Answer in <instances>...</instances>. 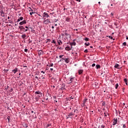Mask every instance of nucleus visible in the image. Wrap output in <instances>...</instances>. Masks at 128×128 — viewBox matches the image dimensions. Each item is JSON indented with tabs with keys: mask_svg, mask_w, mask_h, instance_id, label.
<instances>
[{
	"mask_svg": "<svg viewBox=\"0 0 128 128\" xmlns=\"http://www.w3.org/2000/svg\"><path fill=\"white\" fill-rule=\"evenodd\" d=\"M44 23L45 24H48L50 23V19L46 20V18H44Z\"/></svg>",
	"mask_w": 128,
	"mask_h": 128,
	"instance_id": "obj_1",
	"label": "nucleus"
},
{
	"mask_svg": "<svg viewBox=\"0 0 128 128\" xmlns=\"http://www.w3.org/2000/svg\"><path fill=\"white\" fill-rule=\"evenodd\" d=\"M0 14L1 16H2V18H4V16H6V13L4 12V10H2L0 11Z\"/></svg>",
	"mask_w": 128,
	"mask_h": 128,
	"instance_id": "obj_2",
	"label": "nucleus"
},
{
	"mask_svg": "<svg viewBox=\"0 0 128 128\" xmlns=\"http://www.w3.org/2000/svg\"><path fill=\"white\" fill-rule=\"evenodd\" d=\"M28 10L30 11H30L32 12L30 13V14L31 16L32 15V14H34L36 13L34 12V10L31 8L30 7L28 8Z\"/></svg>",
	"mask_w": 128,
	"mask_h": 128,
	"instance_id": "obj_3",
	"label": "nucleus"
},
{
	"mask_svg": "<svg viewBox=\"0 0 128 128\" xmlns=\"http://www.w3.org/2000/svg\"><path fill=\"white\" fill-rule=\"evenodd\" d=\"M114 68H116V69H122V68L120 67V64H116L115 66H114Z\"/></svg>",
	"mask_w": 128,
	"mask_h": 128,
	"instance_id": "obj_4",
	"label": "nucleus"
},
{
	"mask_svg": "<svg viewBox=\"0 0 128 128\" xmlns=\"http://www.w3.org/2000/svg\"><path fill=\"white\" fill-rule=\"evenodd\" d=\"M42 16L44 17V18H48V17H50V16L48 15V13L44 12Z\"/></svg>",
	"mask_w": 128,
	"mask_h": 128,
	"instance_id": "obj_5",
	"label": "nucleus"
},
{
	"mask_svg": "<svg viewBox=\"0 0 128 128\" xmlns=\"http://www.w3.org/2000/svg\"><path fill=\"white\" fill-rule=\"evenodd\" d=\"M62 60H64L65 61V62L67 64L69 63L70 62V60L69 58H62Z\"/></svg>",
	"mask_w": 128,
	"mask_h": 128,
	"instance_id": "obj_6",
	"label": "nucleus"
},
{
	"mask_svg": "<svg viewBox=\"0 0 128 128\" xmlns=\"http://www.w3.org/2000/svg\"><path fill=\"white\" fill-rule=\"evenodd\" d=\"M26 24V20H24L23 21L20 22L19 24L23 25Z\"/></svg>",
	"mask_w": 128,
	"mask_h": 128,
	"instance_id": "obj_7",
	"label": "nucleus"
},
{
	"mask_svg": "<svg viewBox=\"0 0 128 128\" xmlns=\"http://www.w3.org/2000/svg\"><path fill=\"white\" fill-rule=\"evenodd\" d=\"M23 20V17H22V16H20H20H19L18 19L17 20V22H18L20 20Z\"/></svg>",
	"mask_w": 128,
	"mask_h": 128,
	"instance_id": "obj_8",
	"label": "nucleus"
},
{
	"mask_svg": "<svg viewBox=\"0 0 128 128\" xmlns=\"http://www.w3.org/2000/svg\"><path fill=\"white\" fill-rule=\"evenodd\" d=\"M65 50H66L70 51V50H72V48H70V46H68L65 48Z\"/></svg>",
	"mask_w": 128,
	"mask_h": 128,
	"instance_id": "obj_9",
	"label": "nucleus"
},
{
	"mask_svg": "<svg viewBox=\"0 0 128 128\" xmlns=\"http://www.w3.org/2000/svg\"><path fill=\"white\" fill-rule=\"evenodd\" d=\"M73 114H72V112L70 113L68 115V117H67V118H66V119L70 118H70H72V116Z\"/></svg>",
	"mask_w": 128,
	"mask_h": 128,
	"instance_id": "obj_10",
	"label": "nucleus"
},
{
	"mask_svg": "<svg viewBox=\"0 0 128 128\" xmlns=\"http://www.w3.org/2000/svg\"><path fill=\"white\" fill-rule=\"evenodd\" d=\"M43 52L42 51V50H40L38 52V55L40 56V55H43Z\"/></svg>",
	"mask_w": 128,
	"mask_h": 128,
	"instance_id": "obj_11",
	"label": "nucleus"
},
{
	"mask_svg": "<svg viewBox=\"0 0 128 128\" xmlns=\"http://www.w3.org/2000/svg\"><path fill=\"white\" fill-rule=\"evenodd\" d=\"M117 122H118V119L114 118V121L113 122V125H116L117 123Z\"/></svg>",
	"mask_w": 128,
	"mask_h": 128,
	"instance_id": "obj_12",
	"label": "nucleus"
},
{
	"mask_svg": "<svg viewBox=\"0 0 128 128\" xmlns=\"http://www.w3.org/2000/svg\"><path fill=\"white\" fill-rule=\"evenodd\" d=\"M65 84H62V86H61V90H64L65 88Z\"/></svg>",
	"mask_w": 128,
	"mask_h": 128,
	"instance_id": "obj_13",
	"label": "nucleus"
},
{
	"mask_svg": "<svg viewBox=\"0 0 128 128\" xmlns=\"http://www.w3.org/2000/svg\"><path fill=\"white\" fill-rule=\"evenodd\" d=\"M58 44L59 45H60L61 44H62V40H58Z\"/></svg>",
	"mask_w": 128,
	"mask_h": 128,
	"instance_id": "obj_14",
	"label": "nucleus"
},
{
	"mask_svg": "<svg viewBox=\"0 0 128 128\" xmlns=\"http://www.w3.org/2000/svg\"><path fill=\"white\" fill-rule=\"evenodd\" d=\"M65 35H66V38H70L71 36L70 35V34H68V33H65Z\"/></svg>",
	"mask_w": 128,
	"mask_h": 128,
	"instance_id": "obj_15",
	"label": "nucleus"
},
{
	"mask_svg": "<svg viewBox=\"0 0 128 128\" xmlns=\"http://www.w3.org/2000/svg\"><path fill=\"white\" fill-rule=\"evenodd\" d=\"M52 30L51 31V30H50V31L52 32V33L54 32V26H52Z\"/></svg>",
	"mask_w": 128,
	"mask_h": 128,
	"instance_id": "obj_16",
	"label": "nucleus"
},
{
	"mask_svg": "<svg viewBox=\"0 0 128 128\" xmlns=\"http://www.w3.org/2000/svg\"><path fill=\"white\" fill-rule=\"evenodd\" d=\"M82 73H83V70H78V74H82Z\"/></svg>",
	"mask_w": 128,
	"mask_h": 128,
	"instance_id": "obj_17",
	"label": "nucleus"
},
{
	"mask_svg": "<svg viewBox=\"0 0 128 128\" xmlns=\"http://www.w3.org/2000/svg\"><path fill=\"white\" fill-rule=\"evenodd\" d=\"M48 67H53L54 64H48Z\"/></svg>",
	"mask_w": 128,
	"mask_h": 128,
	"instance_id": "obj_18",
	"label": "nucleus"
},
{
	"mask_svg": "<svg viewBox=\"0 0 128 128\" xmlns=\"http://www.w3.org/2000/svg\"><path fill=\"white\" fill-rule=\"evenodd\" d=\"M35 94H42V92H40V91H37L36 92H35Z\"/></svg>",
	"mask_w": 128,
	"mask_h": 128,
	"instance_id": "obj_19",
	"label": "nucleus"
},
{
	"mask_svg": "<svg viewBox=\"0 0 128 128\" xmlns=\"http://www.w3.org/2000/svg\"><path fill=\"white\" fill-rule=\"evenodd\" d=\"M124 82H125V84H126V85H128V79L124 78Z\"/></svg>",
	"mask_w": 128,
	"mask_h": 128,
	"instance_id": "obj_20",
	"label": "nucleus"
},
{
	"mask_svg": "<svg viewBox=\"0 0 128 128\" xmlns=\"http://www.w3.org/2000/svg\"><path fill=\"white\" fill-rule=\"evenodd\" d=\"M19 28L21 30H22L23 29H25L23 27V26H20Z\"/></svg>",
	"mask_w": 128,
	"mask_h": 128,
	"instance_id": "obj_21",
	"label": "nucleus"
},
{
	"mask_svg": "<svg viewBox=\"0 0 128 128\" xmlns=\"http://www.w3.org/2000/svg\"><path fill=\"white\" fill-rule=\"evenodd\" d=\"M96 69H99V68H100V64H96Z\"/></svg>",
	"mask_w": 128,
	"mask_h": 128,
	"instance_id": "obj_22",
	"label": "nucleus"
},
{
	"mask_svg": "<svg viewBox=\"0 0 128 128\" xmlns=\"http://www.w3.org/2000/svg\"><path fill=\"white\" fill-rule=\"evenodd\" d=\"M22 37L23 39H24L26 37V36L25 34H24L22 36Z\"/></svg>",
	"mask_w": 128,
	"mask_h": 128,
	"instance_id": "obj_23",
	"label": "nucleus"
},
{
	"mask_svg": "<svg viewBox=\"0 0 128 128\" xmlns=\"http://www.w3.org/2000/svg\"><path fill=\"white\" fill-rule=\"evenodd\" d=\"M88 99L87 98H85L84 100H83V104H86V102H87Z\"/></svg>",
	"mask_w": 128,
	"mask_h": 128,
	"instance_id": "obj_24",
	"label": "nucleus"
},
{
	"mask_svg": "<svg viewBox=\"0 0 128 128\" xmlns=\"http://www.w3.org/2000/svg\"><path fill=\"white\" fill-rule=\"evenodd\" d=\"M31 29V32L34 33L36 31L34 30L32 28H30Z\"/></svg>",
	"mask_w": 128,
	"mask_h": 128,
	"instance_id": "obj_25",
	"label": "nucleus"
},
{
	"mask_svg": "<svg viewBox=\"0 0 128 128\" xmlns=\"http://www.w3.org/2000/svg\"><path fill=\"white\" fill-rule=\"evenodd\" d=\"M18 14L19 15V16H22V12H18Z\"/></svg>",
	"mask_w": 128,
	"mask_h": 128,
	"instance_id": "obj_26",
	"label": "nucleus"
},
{
	"mask_svg": "<svg viewBox=\"0 0 128 128\" xmlns=\"http://www.w3.org/2000/svg\"><path fill=\"white\" fill-rule=\"evenodd\" d=\"M12 72H14V74H16V69L15 68L14 70H12Z\"/></svg>",
	"mask_w": 128,
	"mask_h": 128,
	"instance_id": "obj_27",
	"label": "nucleus"
},
{
	"mask_svg": "<svg viewBox=\"0 0 128 128\" xmlns=\"http://www.w3.org/2000/svg\"><path fill=\"white\" fill-rule=\"evenodd\" d=\"M84 40L86 42L89 41V38H86Z\"/></svg>",
	"mask_w": 128,
	"mask_h": 128,
	"instance_id": "obj_28",
	"label": "nucleus"
},
{
	"mask_svg": "<svg viewBox=\"0 0 128 128\" xmlns=\"http://www.w3.org/2000/svg\"><path fill=\"white\" fill-rule=\"evenodd\" d=\"M118 88V83H117L116 84V90Z\"/></svg>",
	"mask_w": 128,
	"mask_h": 128,
	"instance_id": "obj_29",
	"label": "nucleus"
},
{
	"mask_svg": "<svg viewBox=\"0 0 128 128\" xmlns=\"http://www.w3.org/2000/svg\"><path fill=\"white\" fill-rule=\"evenodd\" d=\"M90 45V44L89 42L85 43V46H88Z\"/></svg>",
	"mask_w": 128,
	"mask_h": 128,
	"instance_id": "obj_30",
	"label": "nucleus"
},
{
	"mask_svg": "<svg viewBox=\"0 0 128 128\" xmlns=\"http://www.w3.org/2000/svg\"><path fill=\"white\" fill-rule=\"evenodd\" d=\"M17 62L18 64H20V60L18 59H17Z\"/></svg>",
	"mask_w": 128,
	"mask_h": 128,
	"instance_id": "obj_31",
	"label": "nucleus"
},
{
	"mask_svg": "<svg viewBox=\"0 0 128 128\" xmlns=\"http://www.w3.org/2000/svg\"><path fill=\"white\" fill-rule=\"evenodd\" d=\"M72 80H73V78H71L70 79L69 84H71V82H72Z\"/></svg>",
	"mask_w": 128,
	"mask_h": 128,
	"instance_id": "obj_32",
	"label": "nucleus"
},
{
	"mask_svg": "<svg viewBox=\"0 0 128 128\" xmlns=\"http://www.w3.org/2000/svg\"><path fill=\"white\" fill-rule=\"evenodd\" d=\"M126 44H127L126 42H124L122 44V45H123V46H126Z\"/></svg>",
	"mask_w": 128,
	"mask_h": 128,
	"instance_id": "obj_33",
	"label": "nucleus"
},
{
	"mask_svg": "<svg viewBox=\"0 0 128 128\" xmlns=\"http://www.w3.org/2000/svg\"><path fill=\"white\" fill-rule=\"evenodd\" d=\"M64 56V54H62V56H60L59 58H62V59Z\"/></svg>",
	"mask_w": 128,
	"mask_h": 128,
	"instance_id": "obj_34",
	"label": "nucleus"
},
{
	"mask_svg": "<svg viewBox=\"0 0 128 128\" xmlns=\"http://www.w3.org/2000/svg\"><path fill=\"white\" fill-rule=\"evenodd\" d=\"M102 106H106V102H102Z\"/></svg>",
	"mask_w": 128,
	"mask_h": 128,
	"instance_id": "obj_35",
	"label": "nucleus"
},
{
	"mask_svg": "<svg viewBox=\"0 0 128 128\" xmlns=\"http://www.w3.org/2000/svg\"><path fill=\"white\" fill-rule=\"evenodd\" d=\"M104 125H102V126H101L99 128H104Z\"/></svg>",
	"mask_w": 128,
	"mask_h": 128,
	"instance_id": "obj_36",
	"label": "nucleus"
},
{
	"mask_svg": "<svg viewBox=\"0 0 128 128\" xmlns=\"http://www.w3.org/2000/svg\"><path fill=\"white\" fill-rule=\"evenodd\" d=\"M4 72H8V70H4Z\"/></svg>",
	"mask_w": 128,
	"mask_h": 128,
	"instance_id": "obj_37",
	"label": "nucleus"
},
{
	"mask_svg": "<svg viewBox=\"0 0 128 128\" xmlns=\"http://www.w3.org/2000/svg\"><path fill=\"white\" fill-rule=\"evenodd\" d=\"M50 124H47V128H48V127H50Z\"/></svg>",
	"mask_w": 128,
	"mask_h": 128,
	"instance_id": "obj_38",
	"label": "nucleus"
},
{
	"mask_svg": "<svg viewBox=\"0 0 128 128\" xmlns=\"http://www.w3.org/2000/svg\"><path fill=\"white\" fill-rule=\"evenodd\" d=\"M52 43L56 44L55 40H53L52 41Z\"/></svg>",
	"mask_w": 128,
	"mask_h": 128,
	"instance_id": "obj_39",
	"label": "nucleus"
},
{
	"mask_svg": "<svg viewBox=\"0 0 128 128\" xmlns=\"http://www.w3.org/2000/svg\"><path fill=\"white\" fill-rule=\"evenodd\" d=\"M123 128H126V126L125 124H123Z\"/></svg>",
	"mask_w": 128,
	"mask_h": 128,
	"instance_id": "obj_40",
	"label": "nucleus"
},
{
	"mask_svg": "<svg viewBox=\"0 0 128 128\" xmlns=\"http://www.w3.org/2000/svg\"><path fill=\"white\" fill-rule=\"evenodd\" d=\"M28 49H25L24 52H28Z\"/></svg>",
	"mask_w": 128,
	"mask_h": 128,
	"instance_id": "obj_41",
	"label": "nucleus"
},
{
	"mask_svg": "<svg viewBox=\"0 0 128 128\" xmlns=\"http://www.w3.org/2000/svg\"><path fill=\"white\" fill-rule=\"evenodd\" d=\"M96 66V64H92V67H94Z\"/></svg>",
	"mask_w": 128,
	"mask_h": 128,
	"instance_id": "obj_42",
	"label": "nucleus"
},
{
	"mask_svg": "<svg viewBox=\"0 0 128 128\" xmlns=\"http://www.w3.org/2000/svg\"><path fill=\"white\" fill-rule=\"evenodd\" d=\"M84 52H85V53H88V50H84Z\"/></svg>",
	"mask_w": 128,
	"mask_h": 128,
	"instance_id": "obj_43",
	"label": "nucleus"
},
{
	"mask_svg": "<svg viewBox=\"0 0 128 128\" xmlns=\"http://www.w3.org/2000/svg\"><path fill=\"white\" fill-rule=\"evenodd\" d=\"M50 70L51 72H52V71L54 70V68H50Z\"/></svg>",
	"mask_w": 128,
	"mask_h": 128,
	"instance_id": "obj_44",
	"label": "nucleus"
},
{
	"mask_svg": "<svg viewBox=\"0 0 128 128\" xmlns=\"http://www.w3.org/2000/svg\"><path fill=\"white\" fill-rule=\"evenodd\" d=\"M7 119L8 120V122H10V116H8L7 117Z\"/></svg>",
	"mask_w": 128,
	"mask_h": 128,
	"instance_id": "obj_45",
	"label": "nucleus"
},
{
	"mask_svg": "<svg viewBox=\"0 0 128 128\" xmlns=\"http://www.w3.org/2000/svg\"><path fill=\"white\" fill-rule=\"evenodd\" d=\"M35 78H36L38 80H39L38 76H35Z\"/></svg>",
	"mask_w": 128,
	"mask_h": 128,
	"instance_id": "obj_46",
	"label": "nucleus"
},
{
	"mask_svg": "<svg viewBox=\"0 0 128 128\" xmlns=\"http://www.w3.org/2000/svg\"><path fill=\"white\" fill-rule=\"evenodd\" d=\"M109 38H110V39H112L113 38L112 36H109Z\"/></svg>",
	"mask_w": 128,
	"mask_h": 128,
	"instance_id": "obj_47",
	"label": "nucleus"
},
{
	"mask_svg": "<svg viewBox=\"0 0 128 128\" xmlns=\"http://www.w3.org/2000/svg\"><path fill=\"white\" fill-rule=\"evenodd\" d=\"M104 116H107V114L106 113H104Z\"/></svg>",
	"mask_w": 128,
	"mask_h": 128,
	"instance_id": "obj_48",
	"label": "nucleus"
},
{
	"mask_svg": "<svg viewBox=\"0 0 128 128\" xmlns=\"http://www.w3.org/2000/svg\"><path fill=\"white\" fill-rule=\"evenodd\" d=\"M47 40L48 41V42H50L51 40L50 39H47Z\"/></svg>",
	"mask_w": 128,
	"mask_h": 128,
	"instance_id": "obj_49",
	"label": "nucleus"
},
{
	"mask_svg": "<svg viewBox=\"0 0 128 128\" xmlns=\"http://www.w3.org/2000/svg\"><path fill=\"white\" fill-rule=\"evenodd\" d=\"M41 73H42V74H44V72H43V70H42V71L41 72Z\"/></svg>",
	"mask_w": 128,
	"mask_h": 128,
	"instance_id": "obj_50",
	"label": "nucleus"
},
{
	"mask_svg": "<svg viewBox=\"0 0 128 128\" xmlns=\"http://www.w3.org/2000/svg\"><path fill=\"white\" fill-rule=\"evenodd\" d=\"M24 68H28V66H24Z\"/></svg>",
	"mask_w": 128,
	"mask_h": 128,
	"instance_id": "obj_51",
	"label": "nucleus"
},
{
	"mask_svg": "<svg viewBox=\"0 0 128 128\" xmlns=\"http://www.w3.org/2000/svg\"><path fill=\"white\" fill-rule=\"evenodd\" d=\"M55 26H57L58 24H54Z\"/></svg>",
	"mask_w": 128,
	"mask_h": 128,
	"instance_id": "obj_52",
	"label": "nucleus"
},
{
	"mask_svg": "<svg viewBox=\"0 0 128 128\" xmlns=\"http://www.w3.org/2000/svg\"><path fill=\"white\" fill-rule=\"evenodd\" d=\"M59 50H62V48H60Z\"/></svg>",
	"mask_w": 128,
	"mask_h": 128,
	"instance_id": "obj_53",
	"label": "nucleus"
},
{
	"mask_svg": "<svg viewBox=\"0 0 128 128\" xmlns=\"http://www.w3.org/2000/svg\"><path fill=\"white\" fill-rule=\"evenodd\" d=\"M26 28H28V26H26V27H25Z\"/></svg>",
	"mask_w": 128,
	"mask_h": 128,
	"instance_id": "obj_54",
	"label": "nucleus"
},
{
	"mask_svg": "<svg viewBox=\"0 0 128 128\" xmlns=\"http://www.w3.org/2000/svg\"><path fill=\"white\" fill-rule=\"evenodd\" d=\"M54 102H58V101H57V100H54Z\"/></svg>",
	"mask_w": 128,
	"mask_h": 128,
	"instance_id": "obj_55",
	"label": "nucleus"
},
{
	"mask_svg": "<svg viewBox=\"0 0 128 128\" xmlns=\"http://www.w3.org/2000/svg\"><path fill=\"white\" fill-rule=\"evenodd\" d=\"M93 48L92 46H90V48Z\"/></svg>",
	"mask_w": 128,
	"mask_h": 128,
	"instance_id": "obj_56",
	"label": "nucleus"
},
{
	"mask_svg": "<svg viewBox=\"0 0 128 128\" xmlns=\"http://www.w3.org/2000/svg\"><path fill=\"white\" fill-rule=\"evenodd\" d=\"M100 3H101V2H98V4H100Z\"/></svg>",
	"mask_w": 128,
	"mask_h": 128,
	"instance_id": "obj_57",
	"label": "nucleus"
},
{
	"mask_svg": "<svg viewBox=\"0 0 128 128\" xmlns=\"http://www.w3.org/2000/svg\"><path fill=\"white\" fill-rule=\"evenodd\" d=\"M77 110H74V112H76Z\"/></svg>",
	"mask_w": 128,
	"mask_h": 128,
	"instance_id": "obj_58",
	"label": "nucleus"
},
{
	"mask_svg": "<svg viewBox=\"0 0 128 128\" xmlns=\"http://www.w3.org/2000/svg\"><path fill=\"white\" fill-rule=\"evenodd\" d=\"M27 31H28L27 29L25 30V32H27Z\"/></svg>",
	"mask_w": 128,
	"mask_h": 128,
	"instance_id": "obj_59",
	"label": "nucleus"
},
{
	"mask_svg": "<svg viewBox=\"0 0 128 128\" xmlns=\"http://www.w3.org/2000/svg\"><path fill=\"white\" fill-rule=\"evenodd\" d=\"M62 60H59V62H62Z\"/></svg>",
	"mask_w": 128,
	"mask_h": 128,
	"instance_id": "obj_60",
	"label": "nucleus"
},
{
	"mask_svg": "<svg viewBox=\"0 0 128 128\" xmlns=\"http://www.w3.org/2000/svg\"><path fill=\"white\" fill-rule=\"evenodd\" d=\"M31 112H32V113H34V111H32Z\"/></svg>",
	"mask_w": 128,
	"mask_h": 128,
	"instance_id": "obj_61",
	"label": "nucleus"
},
{
	"mask_svg": "<svg viewBox=\"0 0 128 128\" xmlns=\"http://www.w3.org/2000/svg\"><path fill=\"white\" fill-rule=\"evenodd\" d=\"M126 40H128V37H126Z\"/></svg>",
	"mask_w": 128,
	"mask_h": 128,
	"instance_id": "obj_62",
	"label": "nucleus"
},
{
	"mask_svg": "<svg viewBox=\"0 0 128 128\" xmlns=\"http://www.w3.org/2000/svg\"><path fill=\"white\" fill-rule=\"evenodd\" d=\"M20 74H21L20 73H19V74H19V76H20Z\"/></svg>",
	"mask_w": 128,
	"mask_h": 128,
	"instance_id": "obj_63",
	"label": "nucleus"
},
{
	"mask_svg": "<svg viewBox=\"0 0 128 128\" xmlns=\"http://www.w3.org/2000/svg\"><path fill=\"white\" fill-rule=\"evenodd\" d=\"M24 30H25V29H23V30H22V31H24Z\"/></svg>",
	"mask_w": 128,
	"mask_h": 128,
	"instance_id": "obj_64",
	"label": "nucleus"
}]
</instances>
